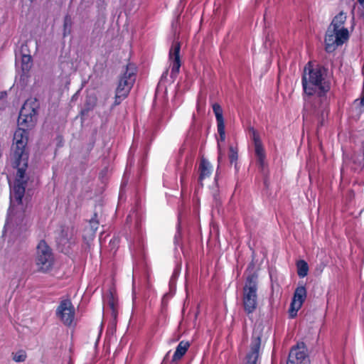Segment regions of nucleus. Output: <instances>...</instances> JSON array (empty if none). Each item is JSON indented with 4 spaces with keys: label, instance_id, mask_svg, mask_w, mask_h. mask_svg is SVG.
Here are the masks:
<instances>
[{
    "label": "nucleus",
    "instance_id": "1",
    "mask_svg": "<svg viewBox=\"0 0 364 364\" xmlns=\"http://www.w3.org/2000/svg\"><path fill=\"white\" fill-rule=\"evenodd\" d=\"M28 132L23 128H17L14 134L11 147V157L14 160V166L17 168L16 177L10 193V206L9 208L7 225L20 226L26 225L27 204L23 201L27 185L25 173L28 167Z\"/></svg>",
    "mask_w": 364,
    "mask_h": 364
},
{
    "label": "nucleus",
    "instance_id": "2",
    "mask_svg": "<svg viewBox=\"0 0 364 364\" xmlns=\"http://www.w3.org/2000/svg\"><path fill=\"white\" fill-rule=\"evenodd\" d=\"M326 70L324 67L311 62L307 63L304 69L301 84L304 94L313 96L317 92L318 97H325L331 90V83L324 78Z\"/></svg>",
    "mask_w": 364,
    "mask_h": 364
},
{
    "label": "nucleus",
    "instance_id": "3",
    "mask_svg": "<svg viewBox=\"0 0 364 364\" xmlns=\"http://www.w3.org/2000/svg\"><path fill=\"white\" fill-rule=\"evenodd\" d=\"M257 277L255 274L250 275L243 289L242 303L245 311L252 314L257 306Z\"/></svg>",
    "mask_w": 364,
    "mask_h": 364
},
{
    "label": "nucleus",
    "instance_id": "4",
    "mask_svg": "<svg viewBox=\"0 0 364 364\" xmlns=\"http://www.w3.org/2000/svg\"><path fill=\"white\" fill-rule=\"evenodd\" d=\"M54 256L51 249L44 240L40 241L37 246L36 264L38 271L48 272L53 268Z\"/></svg>",
    "mask_w": 364,
    "mask_h": 364
},
{
    "label": "nucleus",
    "instance_id": "5",
    "mask_svg": "<svg viewBox=\"0 0 364 364\" xmlns=\"http://www.w3.org/2000/svg\"><path fill=\"white\" fill-rule=\"evenodd\" d=\"M349 38L348 30L346 28L332 29L328 28L325 36V50L333 52L338 46H342Z\"/></svg>",
    "mask_w": 364,
    "mask_h": 364
},
{
    "label": "nucleus",
    "instance_id": "6",
    "mask_svg": "<svg viewBox=\"0 0 364 364\" xmlns=\"http://www.w3.org/2000/svg\"><path fill=\"white\" fill-rule=\"evenodd\" d=\"M136 68L133 64L129 63L126 70L120 77L116 91L129 95L135 82Z\"/></svg>",
    "mask_w": 364,
    "mask_h": 364
},
{
    "label": "nucleus",
    "instance_id": "7",
    "mask_svg": "<svg viewBox=\"0 0 364 364\" xmlns=\"http://www.w3.org/2000/svg\"><path fill=\"white\" fill-rule=\"evenodd\" d=\"M36 114V109L29 106L28 102H26L19 112L18 128H23L28 132V129L35 125Z\"/></svg>",
    "mask_w": 364,
    "mask_h": 364
},
{
    "label": "nucleus",
    "instance_id": "8",
    "mask_svg": "<svg viewBox=\"0 0 364 364\" xmlns=\"http://www.w3.org/2000/svg\"><path fill=\"white\" fill-rule=\"evenodd\" d=\"M58 318L65 326H70L75 319V308L70 299L62 300L56 309Z\"/></svg>",
    "mask_w": 364,
    "mask_h": 364
},
{
    "label": "nucleus",
    "instance_id": "9",
    "mask_svg": "<svg viewBox=\"0 0 364 364\" xmlns=\"http://www.w3.org/2000/svg\"><path fill=\"white\" fill-rule=\"evenodd\" d=\"M181 43L174 41L168 52V60L171 67V77L175 78L178 76L181 66V59L180 55Z\"/></svg>",
    "mask_w": 364,
    "mask_h": 364
},
{
    "label": "nucleus",
    "instance_id": "10",
    "mask_svg": "<svg viewBox=\"0 0 364 364\" xmlns=\"http://www.w3.org/2000/svg\"><path fill=\"white\" fill-rule=\"evenodd\" d=\"M261 332L258 330H254L250 350L247 353L245 364H258L259 357V350L261 346Z\"/></svg>",
    "mask_w": 364,
    "mask_h": 364
},
{
    "label": "nucleus",
    "instance_id": "11",
    "mask_svg": "<svg viewBox=\"0 0 364 364\" xmlns=\"http://www.w3.org/2000/svg\"><path fill=\"white\" fill-rule=\"evenodd\" d=\"M306 289L304 286L298 287L294 294L291 303L289 316L291 318L296 316L297 311L301 309L306 298Z\"/></svg>",
    "mask_w": 364,
    "mask_h": 364
},
{
    "label": "nucleus",
    "instance_id": "12",
    "mask_svg": "<svg viewBox=\"0 0 364 364\" xmlns=\"http://www.w3.org/2000/svg\"><path fill=\"white\" fill-rule=\"evenodd\" d=\"M213 111L215 114L217 122V129L219 134L218 139V146L220 148V141H225V127L223 118V111L221 106L218 103L213 105Z\"/></svg>",
    "mask_w": 364,
    "mask_h": 364
},
{
    "label": "nucleus",
    "instance_id": "13",
    "mask_svg": "<svg viewBox=\"0 0 364 364\" xmlns=\"http://www.w3.org/2000/svg\"><path fill=\"white\" fill-rule=\"evenodd\" d=\"M198 171V183L199 188H202L204 186L203 181L211 176L213 171V167L208 159L202 157L199 162Z\"/></svg>",
    "mask_w": 364,
    "mask_h": 364
},
{
    "label": "nucleus",
    "instance_id": "14",
    "mask_svg": "<svg viewBox=\"0 0 364 364\" xmlns=\"http://www.w3.org/2000/svg\"><path fill=\"white\" fill-rule=\"evenodd\" d=\"M252 140L255 145V153L257 159V163L260 168H264L265 164L266 154L258 133L252 129Z\"/></svg>",
    "mask_w": 364,
    "mask_h": 364
},
{
    "label": "nucleus",
    "instance_id": "15",
    "mask_svg": "<svg viewBox=\"0 0 364 364\" xmlns=\"http://www.w3.org/2000/svg\"><path fill=\"white\" fill-rule=\"evenodd\" d=\"M306 358V353L304 347L299 346L293 347L289 354L287 364H297V362H301Z\"/></svg>",
    "mask_w": 364,
    "mask_h": 364
},
{
    "label": "nucleus",
    "instance_id": "16",
    "mask_svg": "<svg viewBox=\"0 0 364 364\" xmlns=\"http://www.w3.org/2000/svg\"><path fill=\"white\" fill-rule=\"evenodd\" d=\"M346 14L344 13L343 11H341L339 14L334 16L328 28H331L332 29L336 30L344 28L343 26L346 21Z\"/></svg>",
    "mask_w": 364,
    "mask_h": 364
},
{
    "label": "nucleus",
    "instance_id": "17",
    "mask_svg": "<svg viewBox=\"0 0 364 364\" xmlns=\"http://www.w3.org/2000/svg\"><path fill=\"white\" fill-rule=\"evenodd\" d=\"M189 343L182 341L179 343L176 347V351L173 355L172 361L176 362L181 359V358L186 354V351L189 348Z\"/></svg>",
    "mask_w": 364,
    "mask_h": 364
},
{
    "label": "nucleus",
    "instance_id": "18",
    "mask_svg": "<svg viewBox=\"0 0 364 364\" xmlns=\"http://www.w3.org/2000/svg\"><path fill=\"white\" fill-rule=\"evenodd\" d=\"M33 65V60L31 55L23 54L21 56V70L23 73L30 71Z\"/></svg>",
    "mask_w": 364,
    "mask_h": 364
},
{
    "label": "nucleus",
    "instance_id": "19",
    "mask_svg": "<svg viewBox=\"0 0 364 364\" xmlns=\"http://www.w3.org/2000/svg\"><path fill=\"white\" fill-rule=\"evenodd\" d=\"M228 158L231 164L235 165V168L236 171H238L237 167V159H238V149L237 146H229V154Z\"/></svg>",
    "mask_w": 364,
    "mask_h": 364
},
{
    "label": "nucleus",
    "instance_id": "20",
    "mask_svg": "<svg viewBox=\"0 0 364 364\" xmlns=\"http://www.w3.org/2000/svg\"><path fill=\"white\" fill-rule=\"evenodd\" d=\"M297 274L300 277H304L308 274L309 266L304 260H299L296 263Z\"/></svg>",
    "mask_w": 364,
    "mask_h": 364
},
{
    "label": "nucleus",
    "instance_id": "21",
    "mask_svg": "<svg viewBox=\"0 0 364 364\" xmlns=\"http://www.w3.org/2000/svg\"><path fill=\"white\" fill-rule=\"evenodd\" d=\"M72 19L70 16L66 15L63 21V36L69 35L71 32Z\"/></svg>",
    "mask_w": 364,
    "mask_h": 364
},
{
    "label": "nucleus",
    "instance_id": "22",
    "mask_svg": "<svg viewBox=\"0 0 364 364\" xmlns=\"http://www.w3.org/2000/svg\"><path fill=\"white\" fill-rule=\"evenodd\" d=\"M89 224L91 228H97L100 225L99 215L97 212H95L92 217L89 219Z\"/></svg>",
    "mask_w": 364,
    "mask_h": 364
},
{
    "label": "nucleus",
    "instance_id": "23",
    "mask_svg": "<svg viewBox=\"0 0 364 364\" xmlns=\"http://www.w3.org/2000/svg\"><path fill=\"white\" fill-rule=\"evenodd\" d=\"M127 95L123 93H119L118 91H115L114 102L113 106H117L121 104V102L127 97Z\"/></svg>",
    "mask_w": 364,
    "mask_h": 364
},
{
    "label": "nucleus",
    "instance_id": "24",
    "mask_svg": "<svg viewBox=\"0 0 364 364\" xmlns=\"http://www.w3.org/2000/svg\"><path fill=\"white\" fill-rule=\"evenodd\" d=\"M26 358V355L23 351H18L14 354L13 359L16 362H23Z\"/></svg>",
    "mask_w": 364,
    "mask_h": 364
},
{
    "label": "nucleus",
    "instance_id": "25",
    "mask_svg": "<svg viewBox=\"0 0 364 364\" xmlns=\"http://www.w3.org/2000/svg\"><path fill=\"white\" fill-rule=\"evenodd\" d=\"M109 306L112 309L113 313L115 311V301L114 299V297L112 296L111 298L109 300Z\"/></svg>",
    "mask_w": 364,
    "mask_h": 364
},
{
    "label": "nucleus",
    "instance_id": "26",
    "mask_svg": "<svg viewBox=\"0 0 364 364\" xmlns=\"http://www.w3.org/2000/svg\"><path fill=\"white\" fill-rule=\"evenodd\" d=\"M8 94L6 91H1L0 92V100H5L7 98Z\"/></svg>",
    "mask_w": 364,
    "mask_h": 364
},
{
    "label": "nucleus",
    "instance_id": "27",
    "mask_svg": "<svg viewBox=\"0 0 364 364\" xmlns=\"http://www.w3.org/2000/svg\"><path fill=\"white\" fill-rule=\"evenodd\" d=\"M181 188L183 189L184 188V186H186L184 174H181Z\"/></svg>",
    "mask_w": 364,
    "mask_h": 364
},
{
    "label": "nucleus",
    "instance_id": "28",
    "mask_svg": "<svg viewBox=\"0 0 364 364\" xmlns=\"http://www.w3.org/2000/svg\"><path fill=\"white\" fill-rule=\"evenodd\" d=\"M358 2L360 5H362V6H364V0H358Z\"/></svg>",
    "mask_w": 364,
    "mask_h": 364
},
{
    "label": "nucleus",
    "instance_id": "29",
    "mask_svg": "<svg viewBox=\"0 0 364 364\" xmlns=\"http://www.w3.org/2000/svg\"><path fill=\"white\" fill-rule=\"evenodd\" d=\"M215 181H218V171L216 172V175H215Z\"/></svg>",
    "mask_w": 364,
    "mask_h": 364
},
{
    "label": "nucleus",
    "instance_id": "30",
    "mask_svg": "<svg viewBox=\"0 0 364 364\" xmlns=\"http://www.w3.org/2000/svg\"><path fill=\"white\" fill-rule=\"evenodd\" d=\"M360 167H361V168L364 167V164L363 163H360Z\"/></svg>",
    "mask_w": 364,
    "mask_h": 364
},
{
    "label": "nucleus",
    "instance_id": "31",
    "mask_svg": "<svg viewBox=\"0 0 364 364\" xmlns=\"http://www.w3.org/2000/svg\"><path fill=\"white\" fill-rule=\"evenodd\" d=\"M220 156H218V161H220Z\"/></svg>",
    "mask_w": 364,
    "mask_h": 364
},
{
    "label": "nucleus",
    "instance_id": "32",
    "mask_svg": "<svg viewBox=\"0 0 364 364\" xmlns=\"http://www.w3.org/2000/svg\"><path fill=\"white\" fill-rule=\"evenodd\" d=\"M31 1H33V0H30Z\"/></svg>",
    "mask_w": 364,
    "mask_h": 364
}]
</instances>
